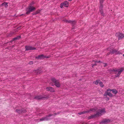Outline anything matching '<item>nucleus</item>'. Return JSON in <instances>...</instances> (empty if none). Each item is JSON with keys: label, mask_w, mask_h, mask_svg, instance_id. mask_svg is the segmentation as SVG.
I'll list each match as a JSON object with an SVG mask.
<instances>
[{"label": "nucleus", "mask_w": 124, "mask_h": 124, "mask_svg": "<svg viewBox=\"0 0 124 124\" xmlns=\"http://www.w3.org/2000/svg\"><path fill=\"white\" fill-rule=\"evenodd\" d=\"M50 85H51L52 86H54V85L53 84H52L51 82L50 83Z\"/></svg>", "instance_id": "72a5a7b5"}, {"label": "nucleus", "mask_w": 124, "mask_h": 124, "mask_svg": "<svg viewBox=\"0 0 124 124\" xmlns=\"http://www.w3.org/2000/svg\"><path fill=\"white\" fill-rule=\"evenodd\" d=\"M120 75H119V74L118 73V74H117L116 75H115V76L116 77H119Z\"/></svg>", "instance_id": "7c9ffc66"}, {"label": "nucleus", "mask_w": 124, "mask_h": 124, "mask_svg": "<svg viewBox=\"0 0 124 124\" xmlns=\"http://www.w3.org/2000/svg\"><path fill=\"white\" fill-rule=\"evenodd\" d=\"M45 98V97H43L42 96L40 95L36 96L34 98L38 100L44 98Z\"/></svg>", "instance_id": "dca6fc26"}, {"label": "nucleus", "mask_w": 124, "mask_h": 124, "mask_svg": "<svg viewBox=\"0 0 124 124\" xmlns=\"http://www.w3.org/2000/svg\"><path fill=\"white\" fill-rule=\"evenodd\" d=\"M105 65L104 66V67H105L107 66V63H105Z\"/></svg>", "instance_id": "f704fd0d"}, {"label": "nucleus", "mask_w": 124, "mask_h": 124, "mask_svg": "<svg viewBox=\"0 0 124 124\" xmlns=\"http://www.w3.org/2000/svg\"><path fill=\"white\" fill-rule=\"evenodd\" d=\"M99 85L101 87H103L104 86V85L103 84V83L101 82H99Z\"/></svg>", "instance_id": "393cba45"}, {"label": "nucleus", "mask_w": 124, "mask_h": 124, "mask_svg": "<svg viewBox=\"0 0 124 124\" xmlns=\"http://www.w3.org/2000/svg\"><path fill=\"white\" fill-rule=\"evenodd\" d=\"M36 72H37V73H39L41 72L40 71H39V70H37Z\"/></svg>", "instance_id": "473e14b6"}, {"label": "nucleus", "mask_w": 124, "mask_h": 124, "mask_svg": "<svg viewBox=\"0 0 124 124\" xmlns=\"http://www.w3.org/2000/svg\"><path fill=\"white\" fill-rule=\"evenodd\" d=\"M95 63H98V61H95Z\"/></svg>", "instance_id": "c9c22d12"}, {"label": "nucleus", "mask_w": 124, "mask_h": 124, "mask_svg": "<svg viewBox=\"0 0 124 124\" xmlns=\"http://www.w3.org/2000/svg\"><path fill=\"white\" fill-rule=\"evenodd\" d=\"M104 0H100V6L99 7V11L102 16H104L105 15V13H104L103 11V3Z\"/></svg>", "instance_id": "f03ea898"}, {"label": "nucleus", "mask_w": 124, "mask_h": 124, "mask_svg": "<svg viewBox=\"0 0 124 124\" xmlns=\"http://www.w3.org/2000/svg\"><path fill=\"white\" fill-rule=\"evenodd\" d=\"M117 52V50L114 49H111V50H110V53H111L112 54H113L115 53L116 54V53Z\"/></svg>", "instance_id": "a211bd4d"}, {"label": "nucleus", "mask_w": 124, "mask_h": 124, "mask_svg": "<svg viewBox=\"0 0 124 124\" xmlns=\"http://www.w3.org/2000/svg\"><path fill=\"white\" fill-rule=\"evenodd\" d=\"M21 38V37L20 36H18L16 37H15L13 39L11 40L9 42L12 43L13 42V41L14 40H16L17 39H20Z\"/></svg>", "instance_id": "f3484780"}, {"label": "nucleus", "mask_w": 124, "mask_h": 124, "mask_svg": "<svg viewBox=\"0 0 124 124\" xmlns=\"http://www.w3.org/2000/svg\"><path fill=\"white\" fill-rule=\"evenodd\" d=\"M64 6L66 7H68L69 6V3L67 1H65L63 2Z\"/></svg>", "instance_id": "6ab92c4d"}, {"label": "nucleus", "mask_w": 124, "mask_h": 124, "mask_svg": "<svg viewBox=\"0 0 124 124\" xmlns=\"http://www.w3.org/2000/svg\"><path fill=\"white\" fill-rule=\"evenodd\" d=\"M51 80L53 83L54 84V85L58 87L60 86V84L59 82L58 81L56 80L54 78H51Z\"/></svg>", "instance_id": "20e7f679"}, {"label": "nucleus", "mask_w": 124, "mask_h": 124, "mask_svg": "<svg viewBox=\"0 0 124 124\" xmlns=\"http://www.w3.org/2000/svg\"><path fill=\"white\" fill-rule=\"evenodd\" d=\"M63 23H77V22L75 20H67L66 19L63 20Z\"/></svg>", "instance_id": "f8f14e48"}, {"label": "nucleus", "mask_w": 124, "mask_h": 124, "mask_svg": "<svg viewBox=\"0 0 124 124\" xmlns=\"http://www.w3.org/2000/svg\"><path fill=\"white\" fill-rule=\"evenodd\" d=\"M46 89L47 91H50L51 92L53 93L55 92L54 88L52 87H46Z\"/></svg>", "instance_id": "4468645a"}, {"label": "nucleus", "mask_w": 124, "mask_h": 124, "mask_svg": "<svg viewBox=\"0 0 124 124\" xmlns=\"http://www.w3.org/2000/svg\"><path fill=\"white\" fill-rule=\"evenodd\" d=\"M124 68L122 67L119 69H116V68L115 69H114L112 70V71L115 72H118V73L119 75H120L121 73L124 71Z\"/></svg>", "instance_id": "0eeeda50"}, {"label": "nucleus", "mask_w": 124, "mask_h": 124, "mask_svg": "<svg viewBox=\"0 0 124 124\" xmlns=\"http://www.w3.org/2000/svg\"><path fill=\"white\" fill-rule=\"evenodd\" d=\"M112 89H110L109 88H108V89L107 90V92H111V91H112Z\"/></svg>", "instance_id": "c756f323"}, {"label": "nucleus", "mask_w": 124, "mask_h": 124, "mask_svg": "<svg viewBox=\"0 0 124 124\" xmlns=\"http://www.w3.org/2000/svg\"><path fill=\"white\" fill-rule=\"evenodd\" d=\"M41 113H39V114L40 115H41Z\"/></svg>", "instance_id": "58836bf2"}, {"label": "nucleus", "mask_w": 124, "mask_h": 124, "mask_svg": "<svg viewBox=\"0 0 124 124\" xmlns=\"http://www.w3.org/2000/svg\"><path fill=\"white\" fill-rule=\"evenodd\" d=\"M123 56H124V54H123Z\"/></svg>", "instance_id": "ea45409f"}, {"label": "nucleus", "mask_w": 124, "mask_h": 124, "mask_svg": "<svg viewBox=\"0 0 124 124\" xmlns=\"http://www.w3.org/2000/svg\"><path fill=\"white\" fill-rule=\"evenodd\" d=\"M110 120L108 119H104L100 123V124H107L109 122Z\"/></svg>", "instance_id": "9d476101"}, {"label": "nucleus", "mask_w": 124, "mask_h": 124, "mask_svg": "<svg viewBox=\"0 0 124 124\" xmlns=\"http://www.w3.org/2000/svg\"><path fill=\"white\" fill-rule=\"evenodd\" d=\"M101 62L100 61H98V63H100Z\"/></svg>", "instance_id": "e433bc0d"}, {"label": "nucleus", "mask_w": 124, "mask_h": 124, "mask_svg": "<svg viewBox=\"0 0 124 124\" xmlns=\"http://www.w3.org/2000/svg\"><path fill=\"white\" fill-rule=\"evenodd\" d=\"M124 68L122 67L119 69H116V68L115 69H114L112 70V71L115 72H118V73L119 75H120L121 73L124 71Z\"/></svg>", "instance_id": "6e6552de"}, {"label": "nucleus", "mask_w": 124, "mask_h": 124, "mask_svg": "<svg viewBox=\"0 0 124 124\" xmlns=\"http://www.w3.org/2000/svg\"><path fill=\"white\" fill-rule=\"evenodd\" d=\"M112 91L113 93L115 94H117L118 92L115 89H113Z\"/></svg>", "instance_id": "4be33fe9"}, {"label": "nucleus", "mask_w": 124, "mask_h": 124, "mask_svg": "<svg viewBox=\"0 0 124 124\" xmlns=\"http://www.w3.org/2000/svg\"><path fill=\"white\" fill-rule=\"evenodd\" d=\"M29 63L30 65H31L33 64V62L32 61H30L29 62Z\"/></svg>", "instance_id": "c85d7f7f"}, {"label": "nucleus", "mask_w": 124, "mask_h": 124, "mask_svg": "<svg viewBox=\"0 0 124 124\" xmlns=\"http://www.w3.org/2000/svg\"><path fill=\"white\" fill-rule=\"evenodd\" d=\"M35 9V8L32 6H29L28 8H26V10L27 11L26 14H29L31 12H32Z\"/></svg>", "instance_id": "39448f33"}, {"label": "nucleus", "mask_w": 124, "mask_h": 124, "mask_svg": "<svg viewBox=\"0 0 124 124\" xmlns=\"http://www.w3.org/2000/svg\"><path fill=\"white\" fill-rule=\"evenodd\" d=\"M50 56H48L46 55H44V58H49L50 57Z\"/></svg>", "instance_id": "bb28decb"}, {"label": "nucleus", "mask_w": 124, "mask_h": 124, "mask_svg": "<svg viewBox=\"0 0 124 124\" xmlns=\"http://www.w3.org/2000/svg\"><path fill=\"white\" fill-rule=\"evenodd\" d=\"M105 97V98H106V100L107 101H108L109 100V98L108 97H107V96H104Z\"/></svg>", "instance_id": "cd10ccee"}, {"label": "nucleus", "mask_w": 124, "mask_h": 124, "mask_svg": "<svg viewBox=\"0 0 124 124\" xmlns=\"http://www.w3.org/2000/svg\"><path fill=\"white\" fill-rule=\"evenodd\" d=\"M72 28V29H74V28H73H73Z\"/></svg>", "instance_id": "79ce46f5"}, {"label": "nucleus", "mask_w": 124, "mask_h": 124, "mask_svg": "<svg viewBox=\"0 0 124 124\" xmlns=\"http://www.w3.org/2000/svg\"><path fill=\"white\" fill-rule=\"evenodd\" d=\"M32 3V4H33V3Z\"/></svg>", "instance_id": "a19ab883"}, {"label": "nucleus", "mask_w": 124, "mask_h": 124, "mask_svg": "<svg viewBox=\"0 0 124 124\" xmlns=\"http://www.w3.org/2000/svg\"><path fill=\"white\" fill-rule=\"evenodd\" d=\"M108 95L109 97H113V95L110 92H108L107 91H105V93L103 94L104 96H107V95Z\"/></svg>", "instance_id": "ddd939ff"}, {"label": "nucleus", "mask_w": 124, "mask_h": 124, "mask_svg": "<svg viewBox=\"0 0 124 124\" xmlns=\"http://www.w3.org/2000/svg\"><path fill=\"white\" fill-rule=\"evenodd\" d=\"M100 81V80H96V81H95L94 82V83L95 85H97L99 83Z\"/></svg>", "instance_id": "b1692460"}, {"label": "nucleus", "mask_w": 124, "mask_h": 124, "mask_svg": "<svg viewBox=\"0 0 124 124\" xmlns=\"http://www.w3.org/2000/svg\"><path fill=\"white\" fill-rule=\"evenodd\" d=\"M25 51L35 50L36 48L34 47L26 46L25 47Z\"/></svg>", "instance_id": "9b49d317"}, {"label": "nucleus", "mask_w": 124, "mask_h": 124, "mask_svg": "<svg viewBox=\"0 0 124 124\" xmlns=\"http://www.w3.org/2000/svg\"><path fill=\"white\" fill-rule=\"evenodd\" d=\"M16 112L19 114H21L22 113H24L26 112V110L23 108L16 109Z\"/></svg>", "instance_id": "1a4fd4ad"}, {"label": "nucleus", "mask_w": 124, "mask_h": 124, "mask_svg": "<svg viewBox=\"0 0 124 124\" xmlns=\"http://www.w3.org/2000/svg\"><path fill=\"white\" fill-rule=\"evenodd\" d=\"M116 36L118 38V40H120L124 38V34L120 32L116 33Z\"/></svg>", "instance_id": "423d86ee"}, {"label": "nucleus", "mask_w": 124, "mask_h": 124, "mask_svg": "<svg viewBox=\"0 0 124 124\" xmlns=\"http://www.w3.org/2000/svg\"><path fill=\"white\" fill-rule=\"evenodd\" d=\"M44 55L41 54L37 56H36L35 58L36 59H44Z\"/></svg>", "instance_id": "2eb2a0df"}, {"label": "nucleus", "mask_w": 124, "mask_h": 124, "mask_svg": "<svg viewBox=\"0 0 124 124\" xmlns=\"http://www.w3.org/2000/svg\"><path fill=\"white\" fill-rule=\"evenodd\" d=\"M105 110L104 108L102 109L99 110V111L97 112L95 114L91 115L88 117L89 119L95 118L101 116L102 115L104 114L105 112Z\"/></svg>", "instance_id": "f257e3e1"}, {"label": "nucleus", "mask_w": 124, "mask_h": 124, "mask_svg": "<svg viewBox=\"0 0 124 124\" xmlns=\"http://www.w3.org/2000/svg\"><path fill=\"white\" fill-rule=\"evenodd\" d=\"M57 114L56 113H55L53 114H50L48 116H47L45 117H42L40 119V121H47L51 119L50 117L53 116H55Z\"/></svg>", "instance_id": "7ed1b4c3"}, {"label": "nucleus", "mask_w": 124, "mask_h": 124, "mask_svg": "<svg viewBox=\"0 0 124 124\" xmlns=\"http://www.w3.org/2000/svg\"><path fill=\"white\" fill-rule=\"evenodd\" d=\"M73 24V25H73V26H74V25H75V24L74 23V24Z\"/></svg>", "instance_id": "4c0bfd02"}, {"label": "nucleus", "mask_w": 124, "mask_h": 124, "mask_svg": "<svg viewBox=\"0 0 124 124\" xmlns=\"http://www.w3.org/2000/svg\"><path fill=\"white\" fill-rule=\"evenodd\" d=\"M89 112V111H88V110L86 111H84L78 113V114L79 115H81L82 114H84L86 113Z\"/></svg>", "instance_id": "aec40b11"}, {"label": "nucleus", "mask_w": 124, "mask_h": 124, "mask_svg": "<svg viewBox=\"0 0 124 124\" xmlns=\"http://www.w3.org/2000/svg\"><path fill=\"white\" fill-rule=\"evenodd\" d=\"M2 5L3 6H4L5 7L7 8L8 7L7 3L6 2H4L2 4Z\"/></svg>", "instance_id": "5701e85b"}, {"label": "nucleus", "mask_w": 124, "mask_h": 124, "mask_svg": "<svg viewBox=\"0 0 124 124\" xmlns=\"http://www.w3.org/2000/svg\"><path fill=\"white\" fill-rule=\"evenodd\" d=\"M97 109L96 107H95L93 108L90 109L89 110H88V111H89V112L90 111H94L96 110Z\"/></svg>", "instance_id": "412c9836"}, {"label": "nucleus", "mask_w": 124, "mask_h": 124, "mask_svg": "<svg viewBox=\"0 0 124 124\" xmlns=\"http://www.w3.org/2000/svg\"><path fill=\"white\" fill-rule=\"evenodd\" d=\"M64 4L63 3H62L61 4L60 7L61 8H62L63 7V6H64Z\"/></svg>", "instance_id": "a878e982"}, {"label": "nucleus", "mask_w": 124, "mask_h": 124, "mask_svg": "<svg viewBox=\"0 0 124 124\" xmlns=\"http://www.w3.org/2000/svg\"><path fill=\"white\" fill-rule=\"evenodd\" d=\"M92 67H93L97 65V64H92Z\"/></svg>", "instance_id": "2f4dec72"}]
</instances>
